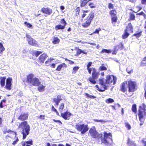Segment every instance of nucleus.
<instances>
[{
  "label": "nucleus",
  "instance_id": "obj_31",
  "mask_svg": "<svg viewBox=\"0 0 146 146\" xmlns=\"http://www.w3.org/2000/svg\"><path fill=\"white\" fill-rule=\"evenodd\" d=\"M129 34L125 31V33L122 36V38L123 39L126 38L129 35Z\"/></svg>",
  "mask_w": 146,
  "mask_h": 146
},
{
  "label": "nucleus",
  "instance_id": "obj_18",
  "mask_svg": "<svg viewBox=\"0 0 146 146\" xmlns=\"http://www.w3.org/2000/svg\"><path fill=\"white\" fill-rule=\"evenodd\" d=\"M28 116L27 113L22 114L18 117V119L21 121L25 120L27 119Z\"/></svg>",
  "mask_w": 146,
  "mask_h": 146
},
{
  "label": "nucleus",
  "instance_id": "obj_49",
  "mask_svg": "<svg viewBox=\"0 0 146 146\" xmlns=\"http://www.w3.org/2000/svg\"><path fill=\"white\" fill-rule=\"evenodd\" d=\"M125 126L129 130L130 129H131V127L130 125L128 123H126Z\"/></svg>",
  "mask_w": 146,
  "mask_h": 146
},
{
  "label": "nucleus",
  "instance_id": "obj_16",
  "mask_svg": "<svg viewBox=\"0 0 146 146\" xmlns=\"http://www.w3.org/2000/svg\"><path fill=\"white\" fill-rule=\"evenodd\" d=\"M123 46L122 43V42L119 43L118 45L115 46L113 54L114 52H117L119 49L120 50H122L123 49Z\"/></svg>",
  "mask_w": 146,
  "mask_h": 146
},
{
  "label": "nucleus",
  "instance_id": "obj_58",
  "mask_svg": "<svg viewBox=\"0 0 146 146\" xmlns=\"http://www.w3.org/2000/svg\"><path fill=\"white\" fill-rule=\"evenodd\" d=\"M3 102H5V100H3L1 101V102L0 103V107L1 108H3Z\"/></svg>",
  "mask_w": 146,
  "mask_h": 146
},
{
  "label": "nucleus",
  "instance_id": "obj_6",
  "mask_svg": "<svg viewBox=\"0 0 146 146\" xmlns=\"http://www.w3.org/2000/svg\"><path fill=\"white\" fill-rule=\"evenodd\" d=\"M111 133H107L106 132L104 133V142L106 144H111L112 142L111 138Z\"/></svg>",
  "mask_w": 146,
  "mask_h": 146
},
{
  "label": "nucleus",
  "instance_id": "obj_41",
  "mask_svg": "<svg viewBox=\"0 0 146 146\" xmlns=\"http://www.w3.org/2000/svg\"><path fill=\"white\" fill-rule=\"evenodd\" d=\"M61 24L63 25L62 26H64V27H65V26L67 24V23L65 21L64 19H62L61 20Z\"/></svg>",
  "mask_w": 146,
  "mask_h": 146
},
{
  "label": "nucleus",
  "instance_id": "obj_52",
  "mask_svg": "<svg viewBox=\"0 0 146 146\" xmlns=\"http://www.w3.org/2000/svg\"><path fill=\"white\" fill-rule=\"evenodd\" d=\"M26 142V143L27 144H30L32 145L33 144V141L32 140H31V141H28Z\"/></svg>",
  "mask_w": 146,
  "mask_h": 146
},
{
  "label": "nucleus",
  "instance_id": "obj_27",
  "mask_svg": "<svg viewBox=\"0 0 146 146\" xmlns=\"http://www.w3.org/2000/svg\"><path fill=\"white\" fill-rule=\"evenodd\" d=\"M5 79L6 77H2L1 78V80L0 82L1 86H4Z\"/></svg>",
  "mask_w": 146,
  "mask_h": 146
},
{
  "label": "nucleus",
  "instance_id": "obj_39",
  "mask_svg": "<svg viewBox=\"0 0 146 146\" xmlns=\"http://www.w3.org/2000/svg\"><path fill=\"white\" fill-rule=\"evenodd\" d=\"M107 69V68L106 67L102 66H100L99 68V70H106Z\"/></svg>",
  "mask_w": 146,
  "mask_h": 146
},
{
  "label": "nucleus",
  "instance_id": "obj_53",
  "mask_svg": "<svg viewBox=\"0 0 146 146\" xmlns=\"http://www.w3.org/2000/svg\"><path fill=\"white\" fill-rule=\"evenodd\" d=\"M130 18L132 20H133L135 19V16L134 15L131 14L130 16Z\"/></svg>",
  "mask_w": 146,
  "mask_h": 146
},
{
  "label": "nucleus",
  "instance_id": "obj_4",
  "mask_svg": "<svg viewBox=\"0 0 146 146\" xmlns=\"http://www.w3.org/2000/svg\"><path fill=\"white\" fill-rule=\"evenodd\" d=\"M75 128L78 131H80L82 134H84L89 129L87 125L82 124L81 122L76 123Z\"/></svg>",
  "mask_w": 146,
  "mask_h": 146
},
{
  "label": "nucleus",
  "instance_id": "obj_26",
  "mask_svg": "<svg viewBox=\"0 0 146 146\" xmlns=\"http://www.w3.org/2000/svg\"><path fill=\"white\" fill-rule=\"evenodd\" d=\"M88 2L87 0H81V5L80 6L82 7H84L86 5Z\"/></svg>",
  "mask_w": 146,
  "mask_h": 146
},
{
  "label": "nucleus",
  "instance_id": "obj_61",
  "mask_svg": "<svg viewBox=\"0 0 146 146\" xmlns=\"http://www.w3.org/2000/svg\"><path fill=\"white\" fill-rule=\"evenodd\" d=\"M141 3L142 4L146 5V0H142Z\"/></svg>",
  "mask_w": 146,
  "mask_h": 146
},
{
  "label": "nucleus",
  "instance_id": "obj_42",
  "mask_svg": "<svg viewBox=\"0 0 146 146\" xmlns=\"http://www.w3.org/2000/svg\"><path fill=\"white\" fill-rule=\"evenodd\" d=\"M141 64L143 66L146 65V58H144L141 62Z\"/></svg>",
  "mask_w": 146,
  "mask_h": 146
},
{
  "label": "nucleus",
  "instance_id": "obj_3",
  "mask_svg": "<svg viewBox=\"0 0 146 146\" xmlns=\"http://www.w3.org/2000/svg\"><path fill=\"white\" fill-rule=\"evenodd\" d=\"M138 115L139 120L143 122L144 118L146 117V106L144 104H143L141 106L139 107Z\"/></svg>",
  "mask_w": 146,
  "mask_h": 146
},
{
  "label": "nucleus",
  "instance_id": "obj_5",
  "mask_svg": "<svg viewBox=\"0 0 146 146\" xmlns=\"http://www.w3.org/2000/svg\"><path fill=\"white\" fill-rule=\"evenodd\" d=\"M94 17V13H91L89 14L85 22L82 24V26L84 27H89L91 24V21L93 19Z\"/></svg>",
  "mask_w": 146,
  "mask_h": 146
},
{
  "label": "nucleus",
  "instance_id": "obj_13",
  "mask_svg": "<svg viewBox=\"0 0 146 146\" xmlns=\"http://www.w3.org/2000/svg\"><path fill=\"white\" fill-rule=\"evenodd\" d=\"M12 79L11 78H8L6 81V89L10 90L11 89V82Z\"/></svg>",
  "mask_w": 146,
  "mask_h": 146
},
{
  "label": "nucleus",
  "instance_id": "obj_57",
  "mask_svg": "<svg viewBox=\"0 0 146 146\" xmlns=\"http://www.w3.org/2000/svg\"><path fill=\"white\" fill-rule=\"evenodd\" d=\"M53 120L55 122H58L60 124V125H61L62 124V122L60 121V120H56L54 119H53Z\"/></svg>",
  "mask_w": 146,
  "mask_h": 146
},
{
  "label": "nucleus",
  "instance_id": "obj_1",
  "mask_svg": "<svg viewBox=\"0 0 146 146\" xmlns=\"http://www.w3.org/2000/svg\"><path fill=\"white\" fill-rule=\"evenodd\" d=\"M18 128L22 129V133L23 135V139H25L27 135L29 133L30 130L29 125L26 121H24L21 123L18 126Z\"/></svg>",
  "mask_w": 146,
  "mask_h": 146
},
{
  "label": "nucleus",
  "instance_id": "obj_8",
  "mask_svg": "<svg viewBox=\"0 0 146 146\" xmlns=\"http://www.w3.org/2000/svg\"><path fill=\"white\" fill-rule=\"evenodd\" d=\"M89 132L91 136L93 138H95L99 137H102V134H98L94 127L93 128H91L89 130Z\"/></svg>",
  "mask_w": 146,
  "mask_h": 146
},
{
  "label": "nucleus",
  "instance_id": "obj_36",
  "mask_svg": "<svg viewBox=\"0 0 146 146\" xmlns=\"http://www.w3.org/2000/svg\"><path fill=\"white\" fill-rule=\"evenodd\" d=\"M116 11L115 10H112L110 11V13L112 17L115 16L116 15Z\"/></svg>",
  "mask_w": 146,
  "mask_h": 146
},
{
  "label": "nucleus",
  "instance_id": "obj_9",
  "mask_svg": "<svg viewBox=\"0 0 146 146\" xmlns=\"http://www.w3.org/2000/svg\"><path fill=\"white\" fill-rule=\"evenodd\" d=\"M107 81L108 82V84H110L113 82V84H115L116 83V81L117 80V78L116 77L113 76H107L106 77Z\"/></svg>",
  "mask_w": 146,
  "mask_h": 146
},
{
  "label": "nucleus",
  "instance_id": "obj_10",
  "mask_svg": "<svg viewBox=\"0 0 146 146\" xmlns=\"http://www.w3.org/2000/svg\"><path fill=\"white\" fill-rule=\"evenodd\" d=\"M99 82L101 85L103 86L105 90L107 89L108 82L107 81L106 78V79L104 78L100 79H99Z\"/></svg>",
  "mask_w": 146,
  "mask_h": 146
},
{
  "label": "nucleus",
  "instance_id": "obj_28",
  "mask_svg": "<svg viewBox=\"0 0 146 146\" xmlns=\"http://www.w3.org/2000/svg\"><path fill=\"white\" fill-rule=\"evenodd\" d=\"M105 102L107 103H111L114 102V100L110 98L106 99L105 101Z\"/></svg>",
  "mask_w": 146,
  "mask_h": 146
},
{
  "label": "nucleus",
  "instance_id": "obj_62",
  "mask_svg": "<svg viewBox=\"0 0 146 146\" xmlns=\"http://www.w3.org/2000/svg\"><path fill=\"white\" fill-rule=\"evenodd\" d=\"M46 146H56V145L55 144H53L51 146L50 144L49 143H46Z\"/></svg>",
  "mask_w": 146,
  "mask_h": 146
},
{
  "label": "nucleus",
  "instance_id": "obj_34",
  "mask_svg": "<svg viewBox=\"0 0 146 146\" xmlns=\"http://www.w3.org/2000/svg\"><path fill=\"white\" fill-rule=\"evenodd\" d=\"M111 52V50H107L105 49H103L102 51H101V53L106 52L108 53H109Z\"/></svg>",
  "mask_w": 146,
  "mask_h": 146
},
{
  "label": "nucleus",
  "instance_id": "obj_56",
  "mask_svg": "<svg viewBox=\"0 0 146 146\" xmlns=\"http://www.w3.org/2000/svg\"><path fill=\"white\" fill-rule=\"evenodd\" d=\"M82 50L80 49H78L77 51V53L78 54H80L81 53H82Z\"/></svg>",
  "mask_w": 146,
  "mask_h": 146
},
{
  "label": "nucleus",
  "instance_id": "obj_7",
  "mask_svg": "<svg viewBox=\"0 0 146 146\" xmlns=\"http://www.w3.org/2000/svg\"><path fill=\"white\" fill-rule=\"evenodd\" d=\"M129 92H133L136 90L137 84L136 82L129 80L128 82Z\"/></svg>",
  "mask_w": 146,
  "mask_h": 146
},
{
  "label": "nucleus",
  "instance_id": "obj_12",
  "mask_svg": "<svg viewBox=\"0 0 146 146\" xmlns=\"http://www.w3.org/2000/svg\"><path fill=\"white\" fill-rule=\"evenodd\" d=\"M41 11H42L43 13L48 15L51 14L52 12V10L51 9L49 8H42L41 9Z\"/></svg>",
  "mask_w": 146,
  "mask_h": 146
},
{
  "label": "nucleus",
  "instance_id": "obj_19",
  "mask_svg": "<svg viewBox=\"0 0 146 146\" xmlns=\"http://www.w3.org/2000/svg\"><path fill=\"white\" fill-rule=\"evenodd\" d=\"M99 74L98 72H97L95 69H93V72L92 74V76L94 78L97 79L98 78Z\"/></svg>",
  "mask_w": 146,
  "mask_h": 146
},
{
  "label": "nucleus",
  "instance_id": "obj_32",
  "mask_svg": "<svg viewBox=\"0 0 146 146\" xmlns=\"http://www.w3.org/2000/svg\"><path fill=\"white\" fill-rule=\"evenodd\" d=\"M126 71L129 74L133 72V69L130 67H128L127 68Z\"/></svg>",
  "mask_w": 146,
  "mask_h": 146
},
{
  "label": "nucleus",
  "instance_id": "obj_22",
  "mask_svg": "<svg viewBox=\"0 0 146 146\" xmlns=\"http://www.w3.org/2000/svg\"><path fill=\"white\" fill-rule=\"evenodd\" d=\"M127 143L128 146H136L134 142L131 141L129 139H128L127 140Z\"/></svg>",
  "mask_w": 146,
  "mask_h": 146
},
{
  "label": "nucleus",
  "instance_id": "obj_30",
  "mask_svg": "<svg viewBox=\"0 0 146 146\" xmlns=\"http://www.w3.org/2000/svg\"><path fill=\"white\" fill-rule=\"evenodd\" d=\"M61 96H57V102L56 104L57 106H58L59 102L62 100V99L61 98Z\"/></svg>",
  "mask_w": 146,
  "mask_h": 146
},
{
  "label": "nucleus",
  "instance_id": "obj_15",
  "mask_svg": "<svg viewBox=\"0 0 146 146\" xmlns=\"http://www.w3.org/2000/svg\"><path fill=\"white\" fill-rule=\"evenodd\" d=\"M48 56L45 54H43L40 56L38 58V61L40 62L43 63L46 59Z\"/></svg>",
  "mask_w": 146,
  "mask_h": 146
},
{
  "label": "nucleus",
  "instance_id": "obj_2",
  "mask_svg": "<svg viewBox=\"0 0 146 146\" xmlns=\"http://www.w3.org/2000/svg\"><path fill=\"white\" fill-rule=\"evenodd\" d=\"M34 75L32 74L28 75L27 78V80L28 83L32 85L37 86L40 85V82L38 78L36 77H34Z\"/></svg>",
  "mask_w": 146,
  "mask_h": 146
},
{
  "label": "nucleus",
  "instance_id": "obj_50",
  "mask_svg": "<svg viewBox=\"0 0 146 146\" xmlns=\"http://www.w3.org/2000/svg\"><path fill=\"white\" fill-rule=\"evenodd\" d=\"M111 20L113 22H117V18L115 16L112 17Z\"/></svg>",
  "mask_w": 146,
  "mask_h": 146
},
{
  "label": "nucleus",
  "instance_id": "obj_54",
  "mask_svg": "<svg viewBox=\"0 0 146 146\" xmlns=\"http://www.w3.org/2000/svg\"><path fill=\"white\" fill-rule=\"evenodd\" d=\"M108 7L110 9H113V5L111 3H109L108 5Z\"/></svg>",
  "mask_w": 146,
  "mask_h": 146
},
{
  "label": "nucleus",
  "instance_id": "obj_25",
  "mask_svg": "<svg viewBox=\"0 0 146 146\" xmlns=\"http://www.w3.org/2000/svg\"><path fill=\"white\" fill-rule=\"evenodd\" d=\"M45 86L43 85H41L38 88V90L40 92H42L44 90Z\"/></svg>",
  "mask_w": 146,
  "mask_h": 146
},
{
  "label": "nucleus",
  "instance_id": "obj_17",
  "mask_svg": "<svg viewBox=\"0 0 146 146\" xmlns=\"http://www.w3.org/2000/svg\"><path fill=\"white\" fill-rule=\"evenodd\" d=\"M27 40L29 44L30 45L34 46H38L37 42L33 38L27 39Z\"/></svg>",
  "mask_w": 146,
  "mask_h": 146
},
{
  "label": "nucleus",
  "instance_id": "obj_44",
  "mask_svg": "<svg viewBox=\"0 0 146 146\" xmlns=\"http://www.w3.org/2000/svg\"><path fill=\"white\" fill-rule=\"evenodd\" d=\"M63 64H61L58 66L56 69V70L58 71H60L61 70V69L63 67Z\"/></svg>",
  "mask_w": 146,
  "mask_h": 146
},
{
  "label": "nucleus",
  "instance_id": "obj_33",
  "mask_svg": "<svg viewBox=\"0 0 146 146\" xmlns=\"http://www.w3.org/2000/svg\"><path fill=\"white\" fill-rule=\"evenodd\" d=\"M132 110L135 113L137 112L136 106V104H134L132 105Z\"/></svg>",
  "mask_w": 146,
  "mask_h": 146
},
{
  "label": "nucleus",
  "instance_id": "obj_48",
  "mask_svg": "<svg viewBox=\"0 0 146 146\" xmlns=\"http://www.w3.org/2000/svg\"><path fill=\"white\" fill-rule=\"evenodd\" d=\"M24 23L28 27H31L32 26V25L30 24V23H28L26 22H25Z\"/></svg>",
  "mask_w": 146,
  "mask_h": 146
},
{
  "label": "nucleus",
  "instance_id": "obj_11",
  "mask_svg": "<svg viewBox=\"0 0 146 146\" xmlns=\"http://www.w3.org/2000/svg\"><path fill=\"white\" fill-rule=\"evenodd\" d=\"M71 113L69 112L61 113V116L65 119H69L71 115Z\"/></svg>",
  "mask_w": 146,
  "mask_h": 146
},
{
  "label": "nucleus",
  "instance_id": "obj_14",
  "mask_svg": "<svg viewBox=\"0 0 146 146\" xmlns=\"http://www.w3.org/2000/svg\"><path fill=\"white\" fill-rule=\"evenodd\" d=\"M127 83L126 81L123 82L120 86V90L123 92H125L127 90Z\"/></svg>",
  "mask_w": 146,
  "mask_h": 146
},
{
  "label": "nucleus",
  "instance_id": "obj_59",
  "mask_svg": "<svg viewBox=\"0 0 146 146\" xmlns=\"http://www.w3.org/2000/svg\"><path fill=\"white\" fill-rule=\"evenodd\" d=\"M93 4L92 3H90L89 5L91 8H93L96 7L95 6L92 5Z\"/></svg>",
  "mask_w": 146,
  "mask_h": 146
},
{
  "label": "nucleus",
  "instance_id": "obj_47",
  "mask_svg": "<svg viewBox=\"0 0 146 146\" xmlns=\"http://www.w3.org/2000/svg\"><path fill=\"white\" fill-rule=\"evenodd\" d=\"M141 35V32H140L138 33L134 34L133 35L134 36H136L137 37H140Z\"/></svg>",
  "mask_w": 146,
  "mask_h": 146
},
{
  "label": "nucleus",
  "instance_id": "obj_29",
  "mask_svg": "<svg viewBox=\"0 0 146 146\" xmlns=\"http://www.w3.org/2000/svg\"><path fill=\"white\" fill-rule=\"evenodd\" d=\"M64 104L63 103H61L60 104L59 107V109L60 112H62V111L64 108Z\"/></svg>",
  "mask_w": 146,
  "mask_h": 146
},
{
  "label": "nucleus",
  "instance_id": "obj_37",
  "mask_svg": "<svg viewBox=\"0 0 146 146\" xmlns=\"http://www.w3.org/2000/svg\"><path fill=\"white\" fill-rule=\"evenodd\" d=\"M79 67L78 66H76L74 67L72 70V73L74 74H75L76 73V72L79 69Z\"/></svg>",
  "mask_w": 146,
  "mask_h": 146
},
{
  "label": "nucleus",
  "instance_id": "obj_24",
  "mask_svg": "<svg viewBox=\"0 0 146 146\" xmlns=\"http://www.w3.org/2000/svg\"><path fill=\"white\" fill-rule=\"evenodd\" d=\"M96 80V79H94L92 76V77H90L88 79V80L92 84H96V82L95 80Z\"/></svg>",
  "mask_w": 146,
  "mask_h": 146
},
{
  "label": "nucleus",
  "instance_id": "obj_21",
  "mask_svg": "<svg viewBox=\"0 0 146 146\" xmlns=\"http://www.w3.org/2000/svg\"><path fill=\"white\" fill-rule=\"evenodd\" d=\"M52 43L54 44H58L60 42V39L57 37L54 36L53 38Z\"/></svg>",
  "mask_w": 146,
  "mask_h": 146
},
{
  "label": "nucleus",
  "instance_id": "obj_45",
  "mask_svg": "<svg viewBox=\"0 0 146 146\" xmlns=\"http://www.w3.org/2000/svg\"><path fill=\"white\" fill-rule=\"evenodd\" d=\"M15 139L16 138V140L13 141L12 143V144L14 145H15L19 141V139L18 137L16 136V137L15 136Z\"/></svg>",
  "mask_w": 146,
  "mask_h": 146
},
{
  "label": "nucleus",
  "instance_id": "obj_55",
  "mask_svg": "<svg viewBox=\"0 0 146 146\" xmlns=\"http://www.w3.org/2000/svg\"><path fill=\"white\" fill-rule=\"evenodd\" d=\"M93 69H94V68H87V69L88 70V72L90 74H91L92 71H93Z\"/></svg>",
  "mask_w": 146,
  "mask_h": 146
},
{
  "label": "nucleus",
  "instance_id": "obj_40",
  "mask_svg": "<svg viewBox=\"0 0 146 146\" xmlns=\"http://www.w3.org/2000/svg\"><path fill=\"white\" fill-rule=\"evenodd\" d=\"M94 121L96 122H100L101 123H104L106 122V121H105V120H98V119H94Z\"/></svg>",
  "mask_w": 146,
  "mask_h": 146
},
{
  "label": "nucleus",
  "instance_id": "obj_51",
  "mask_svg": "<svg viewBox=\"0 0 146 146\" xmlns=\"http://www.w3.org/2000/svg\"><path fill=\"white\" fill-rule=\"evenodd\" d=\"M44 117L45 115H41L39 116H38L37 117L40 119L44 120L45 119Z\"/></svg>",
  "mask_w": 146,
  "mask_h": 146
},
{
  "label": "nucleus",
  "instance_id": "obj_64",
  "mask_svg": "<svg viewBox=\"0 0 146 146\" xmlns=\"http://www.w3.org/2000/svg\"><path fill=\"white\" fill-rule=\"evenodd\" d=\"M143 143L144 146H146V141L143 140Z\"/></svg>",
  "mask_w": 146,
  "mask_h": 146
},
{
  "label": "nucleus",
  "instance_id": "obj_35",
  "mask_svg": "<svg viewBox=\"0 0 146 146\" xmlns=\"http://www.w3.org/2000/svg\"><path fill=\"white\" fill-rule=\"evenodd\" d=\"M5 48L3 44L0 42V52H2L5 50Z\"/></svg>",
  "mask_w": 146,
  "mask_h": 146
},
{
  "label": "nucleus",
  "instance_id": "obj_46",
  "mask_svg": "<svg viewBox=\"0 0 146 146\" xmlns=\"http://www.w3.org/2000/svg\"><path fill=\"white\" fill-rule=\"evenodd\" d=\"M41 53V52L40 51H37L34 52V54L36 56H38Z\"/></svg>",
  "mask_w": 146,
  "mask_h": 146
},
{
  "label": "nucleus",
  "instance_id": "obj_43",
  "mask_svg": "<svg viewBox=\"0 0 146 146\" xmlns=\"http://www.w3.org/2000/svg\"><path fill=\"white\" fill-rule=\"evenodd\" d=\"M54 60V59L53 58H50L49 59H48L47 61H46L45 62V63L46 64V65H48L47 64L48 63V62H51L52 60Z\"/></svg>",
  "mask_w": 146,
  "mask_h": 146
},
{
  "label": "nucleus",
  "instance_id": "obj_23",
  "mask_svg": "<svg viewBox=\"0 0 146 146\" xmlns=\"http://www.w3.org/2000/svg\"><path fill=\"white\" fill-rule=\"evenodd\" d=\"M65 28L64 26L61 25H56L55 27V29L56 31L59 29H63Z\"/></svg>",
  "mask_w": 146,
  "mask_h": 146
},
{
  "label": "nucleus",
  "instance_id": "obj_38",
  "mask_svg": "<svg viewBox=\"0 0 146 146\" xmlns=\"http://www.w3.org/2000/svg\"><path fill=\"white\" fill-rule=\"evenodd\" d=\"M85 96L87 97H88L92 99H94L96 98V97L95 96L90 95L87 93L85 94Z\"/></svg>",
  "mask_w": 146,
  "mask_h": 146
},
{
  "label": "nucleus",
  "instance_id": "obj_60",
  "mask_svg": "<svg viewBox=\"0 0 146 146\" xmlns=\"http://www.w3.org/2000/svg\"><path fill=\"white\" fill-rule=\"evenodd\" d=\"M101 29L100 28H99V30L96 29L95 31L93 33V34L97 33H98L99 31H100Z\"/></svg>",
  "mask_w": 146,
  "mask_h": 146
},
{
  "label": "nucleus",
  "instance_id": "obj_63",
  "mask_svg": "<svg viewBox=\"0 0 146 146\" xmlns=\"http://www.w3.org/2000/svg\"><path fill=\"white\" fill-rule=\"evenodd\" d=\"M92 64V63L91 62H89L88 63V64L87 66V68H89L91 66Z\"/></svg>",
  "mask_w": 146,
  "mask_h": 146
},
{
  "label": "nucleus",
  "instance_id": "obj_20",
  "mask_svg": "<svg viewBox=\"0 0 146 146\" xmlns=\"http://www.w3.org/2000/svg\"><path fill=\"white\" fill-rule=\"evenodd\" d=\"M125 31L130 33L133 32V28L131 24V23H129L128 26L127 27Z\"/></svg>",
  "mask_w": 146,
  "mask_h": 146
}]
</instances>
